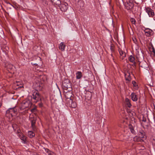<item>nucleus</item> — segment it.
I'll return each mask as SVG.
<instances>
[{
	"instance_id": "6ab92c4d",
	"label": "nucleus",
	"mask_w": 155,
	"mask_h": 155,
	"mask_svg": "<svg viewBox=\"0 0 155 155\" xmlns=\"http://www.w3.org/2000/svg\"><path fill=\"white\" fill-rule=\"evenodd\" d=\"M76 74V78L78 79H80L82 77V73L81 71H78Z\"/></svg>"
},
{
	"instance_id": "f704fd0d",
	"label": "nucleus",
	"mask_w": 155,
	"mask_h": 155,
	"mask_svg": "<svg viewBox=\"0 0 155 155\" xmlns=\"http://www.w3.org/2000/svg\"><path fill=\"white\" fill-rule=\"evenodd\" d=\"M111 56L112 57H113V54H112V53L111 54Z\"/></svg>"
},
{
	"instance_id": "4468645a",
	"label": "nucleus",
	"mask_w": 155,
	"mask_h": 155,
	"mask_svg": "<svg viewBox=\"0 0 155 155\" xmlns=\"http://www.w3.org/2000/svg\"><path fill=\"white\" fill-rule=\"evenodd\" d=\"M145 134L144 131L142 130H140L138 133L140 137L142 138H146Z\"/></svg>"
},
{
	"instance_id": "5701e85b",
	"label": "nucleus",
	"mask_w": 155,
	"mask_h": 155,
	"mask_svg": "<svg viewBox=\"0 0 155 155\" xmlns=\"http://www.w3.org/2000/svg\"><path fill=\"white\" fill-rule=\"evenodd\" d=\"M132 84H133V85L134 87V88L136 89L137 90L138 89V86L137 85V84L136 82L134 81H132Z\"/></svg>"
},
{
	"instance_id": "20e7f679",
	"label": "nucleus",
	"mask_w": 155,
	"mask_h": 155,
	"mask_svg": "<svg viewBox=\"0 0 155 155\" xmlns=\"http://www.w3.org/2000/svg\"><path fill=\"white\" fill-rule=\"evenodd\" d=\"M31 105V103L30 101L28 99H26L23 101L22 102L21 109L23 110L30 107Z\"/></svg>"
},
{
	"instance_id": "0eeeda50",
	"label": "nucleus",
	"mask_w": 155,
	"mask_h": 155,
	"mask_svg": "<svg viewBox=\"0 0 155 155\" xmlns=\"http://www.w3.org/2000/svg\"><path fill=\"white\" fill-rule=\"evenodd\" d=\"M134 6V4L132 2L129 1L125 4L126 8L127 10L131 9Z\"/></svg>"
},
{
	"instance_id": "9b49d317",
	"label": "nucleus",
	"mask_w": 155,
	"mask_h": 155,
	"mask_svg": "<svg viewBox=\"0 0 155 155\" xmlns=\"http://www.w3.org/2000/svg\"><path fill=\"white\" fill-rule=\"evenodd\" d=\"M144 32L146 36H149L153 34V31L149 28H146L144 30Z\"/></svg>"
},
{
	"instance_id": "ddd939ff",
	"label": "nucleus",
	"mask_w": 155,
	"mask_h": 155,
	"mask_svg": "<svg viewBox=\"0 0 155 155\" xmlns=\"http://www.w3.org/2000/svg\"><path fill=\"white\" fill-rule=\"evenodd\" d=\"M51 1L53 4L58 7L59 6L62 2L60 0H51Z\"/></svg>"
},
{
	"instance_id": "412c9836",
	"label": "nucleus",
	"mask_w": 155,
	"mask_h": 155,
	"mask_svg": "<svg viewBox=\"0 0 155 155\" xmlns=\"http://www.w3.org/2000/svg\"><path fill=\"white\" fill-rule=\"evenodd\" d=\"M134 140L136 142H139V141H143V140L141 139L140 137H138L137 136H135L134 138Z\"/></svg>"
},
{
	"instance_id": "f3484780",
	"label": "nucleus",
	"mask_w": 155,
	"mask_h": 155,
	"mask_svg": "<svg viewBox=\"0 0 155 155\" xmlns=\"http://www.w3.org/2000/svg\"><path fill=\"white\" fill-rule=\"evenodd\" d=\"M125 104L129 108L131 107L132 105L130 103V100L128 98H126L125 99Z\"/></svg>"
},
{
	"instance_id": "aec40b11",
	"label": "nucleus",
	"mask_w": 155,
	"mask_h": 155,
	"mask_svg": "<svg viewBox=\"0 0 155 155\" xmlns=\"http://www.w3.org/2000/svg\"><path fill=\"white\" fill-rule=\"evenodd\" d=\"M128 59L130 62L133 63L134 64H136V62L135 61V58L132 55H130L128 58Z\"/></svg>"
},
{
	"instance_id": "e433bc0d",
	"label": "nucleus",
	"mask_w": 155,
	"mask_h": 155,
	"mask_svg": "<svg viewBox=\"0 0 155 155\" xmlns=\"http://www.w3.org/2000/svg\"><path fill=\"white\" fill-rule=\"evenodd\" d=\"M49 151V150L48 149L47 152H48V151Z\"/></svg>"
},
{
	"instance_id": "f03ea898",
	"label": "nucleus",
	"mask_w": 155,
	"mask_h": 155,
	"mask_svg": "<svg viewBox=\"0 0 155 155\" xmlns=\"http://www.w3.org/2000/svg\"><path fill=\"white\" fill-rule=\"evenodd\" d=\"M62 86L64 91H71L72 90L71 84L68 79L64 80L62 82Z\"/></svg>"
},
{
	"instance_id": "2f4dec72",
	"label": "nucleus",
	"mask_w": 155,
	"mask_h": 155,
	"mask_svg": "<svg viewBox=\"0 0 155 155\" xmlns=\"http://www.w3.org/2000/svg\"><path fill=\"white\" fill-rule=\"evenodd\" d=\"M8 4H9V5H11V6H12V7H14L13 6V5H12L11 4H10V3L9 2H8V3H7Z\"/></svg>"
},
{
	"instance_id": "6e6552de",
	"label": "nucleus",
	"mask_w": 155,
	"mask_h": 155,
	"mask_svg": "<svg viewBox=\"0 0 155 155\" xmlns=\"http://www.w3.org/2000/svg\"><path fill=\"white\" fill-rule=\"evenodd\" d=\"M66 103L68 106L71 107L75 108L77 106L76 103L73 101V99H70L69 101L66 102Z\"/></svg>"
},
{
	"instance_id": "f257e3e1",
	"label": "nucleus",
	"mask_w": 155,
	"mask_h": 155,
	"mask_svg": "<svg viewBox=\"0 0 155 155\" xmlns=\"http://www.w3.org/2000/svg\"><path fill=\"white\" fill-rule=\"evenodd\" d=\"M17 109L14 107L10 108L6 111V117L9 122H11L13 120V117L16 115Z\"/></svg>"
},
{
	"instance_id": "bb28decb",
	"label": "nucleus",
	"mask_w": 155,
	"mask_h": 155,
	"mask_svg": "<svg viewBox=\"0 0 155 155\" xmlns=\"http://www.w3.org/2000/svg\"><path fill=\"white\" fill-rule=\"evenodd\" d=\"M130 129L131 132L133 134H135V132L133 127H130Z\"/></svg>"
},
{
	"instance_id": "7c9ffc66",
	"label": "nucleus",
	"mask_w": 155,
	"mask_h": 155,
	"mask_svg": "<svg viewBox=\"0 0 155 155\" xmlns=\"http://www.w3.org/2000/svg\"><path fill=\"white\" fill-rule=\"evenodd\" d=\"M153 8L155 10V3H154L153 4Z\"/></svg>"
},
{
	"instance_id": "dca6fc26",
	"label": "nucleus",
	"mask_w": 155,
	"mask_h": 155,
	"mask_svg": "<svg viewBox=\"0 0 155 155\" xmlns=\"http://www.w3.org/2000/svg\"><path fill=\"white\" fill-rule=\"evenodd\" d=\"M65 47V45L63 42L61 43L59 45V48L61 51H64V50Z\"/></svg>"
},
{
	"instance_id": "72a5a7b5",
	"label": "nucleus",
	"mask_w": 155,
	"mask_h": 155,
	"mask_svg": "<svg viewBox=\"0 0 155 155\" xmlns=\"http://www.w3.org/2000/svg\"><path fill=\"white\" fill-rule=\"evenodd\" d=\"M1 105H2V104H1V102H0V107H1Z\"/></svg>"
},
{
	"instance_id": "a878e982",
	"label": "nucleus",
	"mask_w": 155,
	"mask_h": 155,
	"mask_svg": "<svg viewBox=\"0 0 155 155\" xmlns=\"http://www.w3.org/2000/svg\"><path fill=\"white\" fill-rule=\"evenodd\" d=\"M130 21L133 24H135L136 21L134 18H131L130 19Z\"/></svg>"
},
{
	"instance_id": "c756f323",
	"label": "nucleus",
	"mask_w": 155,
	"mask_h": 155,
	"mask_svg": "<svg viewBox=\"0 0 155 155\" xmlns=\"http://www.w3.org/2000/svg\"><path fill=\"white\" fill-rule=\"evenodd\" d=\"M48 155H54V153H50Z\"/></svg>"
},
{
	"instance_id": "c9c22d12",
	"label": "nucleus",
	"mask_w": 155,
	"mask_h": 155,
	"mask_svg": "<svg viewBox=\"0 0 155 155\" xmlns=\"http://www.w3.org/2000/svg\"><path fill=\"white\" fill-rule=\"evenodd\" d=\"M153 140L155 141V136L154 138H153Z\"/></svg>"
},
{
	"instance_id": "473e14b6",
	"label": "nucleus",
	"mask_w": 155,
	"mask_h": 155,
	"mask_svg": "<svg viewBox=\"0 0 155 155\" xmlns=\"http://www.w3.org/2000/svg\"><path fill=\"white\" fill-rule=\"evenodd\" d=\"M143 121H144V122H146V119H143Z\"/></svg>"
},
{
	"instance_id": "7ed1b4c3",
	"label": "nucleus",
	"mask_w": 155,
	"mask_h": 155,
	"mask_svg": "<svg viewBox=\"0 0 155 155\" xmlns=\"http://www.w3.org/2000/svg\"><path fill=\"white\" fill-rule=\"evenodd\" d=\"M63 94L66 98V102L69 101L70 99L72 100L74 98L71 91H63Z\"/></svg>"
},
{
	"instance_id": "423d86ee",
	"label": "nucleus",
	"mask_w": 155,
	"mask_h": 155,
	"mask_svg": "<svg viewBox=\"0 0 155 155\" xmlns=\"http://www.w3.org/2000/svg\"><path fill=\"white\" fill-rule=\"evenodd\" d=\"M32 97L34 100L36 101V102L41 100L40 95L37 91H35L33 93Z\"/></svg>"
},
{
	"instance_id": "4c0bfd02",
	"label": "nucleus",
	"mask_w": 155,
	"mask_h": 155,
	"mask_svg": "<svg viewBox=\"0 0 155 155\" xmlns=\"http://www.w3.org/2000/svg\"><path fill=\"white\" fill-rule=\"evenodd\" d=\"M139 57H138V56L137 55V58H139Z\"/></svg>"
},
{
	"instance_id": "9d476101",
	"label": "nucleus",
	"mask_w": 155,
	"mask_h": 155,
	"mask_svg": "<svg viewBox=\"0 0 155 155\" xmlns=\"http://www.w3.org/2000/svg\"><path fill=\"white\" fill-rule=\"evenodd\" d=\"M31 127L34 131L36 130V127L35 125V124L36 122V119L34 118L31 120Z\"/></svg>"
},
{
	"instance_id": "4be33fe9",
	"label": "nucleus",
	"mask_w": 155,
	"mask_h": 155,
	"mask_svg": "<svg viewBox=\"0 0 155 155\" xmlns=\"http://www.w3.org/2000/svg\"><path fill=\"white\" fill-rule=\"evenodd\" d=\"M28 136L30 138H32L34 137L35 134L31 131H29L28 132Z\"/></svg>"
},
{
	"instance_id": "39448f33",
	"label": "nucleus",
	"mask_w": 155,
	"mask_h": 155,
	"mask_svg": "<svg viewBox=\"0 0 155 155\" xmlns=\"http://www.w3.org/2000/svg\"><path fill=\"white\" fill-rule=\"evenodd\" d=\"M67 3L66 2H62L61 5L59 6L61 11L62 12H65L68 9Z\"/></svg>"
},
{
	"instance_id": "b1692460",
	"label": "nucleus",
	"mask_w": 155,
	"mask_h": 155,
	"mask_svg": "<svg viewBox=\"0 0 155 155\" xmlns=\"http://www.w3.org/2000/svg\"><path fill=\"white\" fill-rule=\"evenodd\" d=\"M110 50L111 53H113L114 52V44H111V45L110 46Z\"/></svg>"
},
{
	"instance_id": "a211bd4d",
	"label": "nucleus",
	"mask_w": 155,
	"mask_h": 155,
	"mask_svg": "<svg viewBox=\"0 0 155 155\" xmlns=\"http://www.w3.org/2000/svg\"><path fill=\"white\" fill-rule=\"evenodd\" d=\"M18 136H20V138L23 141V142L24 143H26L27 137L23 134H22L21 136L20 134H19Z\"/></svg>"
},
{
	"instance_id": "cd10ccee",
	"label": "nucleus",
	"mask_w": 155,
	"mask_h": 155,
	"mask_svg": "<svg viewBox=\"0 0 155 155\" xmlns=\"http://www.w3.org/2000/svg\"><path fill=\"white\" fill-rule=\"evenodd\" d=\"M13 67V66L11 64H9L7 66V68L10 70H11Z\"/></svg>"
},
{
	"instance_id": "f8f14e48",
	"label": "nucleus",
	"mask_w": 155,
	"mask_h": 155,
	"mask_svg": "<svg viewBox=\"0 0 155 155\" xmlns=\"http://www.w3.org/2000/svg\"><path fill=\"white\" fill-rule=\"evenodd\" d=\"M130 97L134 101H136L138 100V96L135 93H132L130 95Z\"/></svg>"
},
{
	"instance_id": "58836bf2",
	"label": "nucleus",
	"mask_w": 155,
	"mask_h": 155,
	"mask_svg": "<svg viewBox=\"0 0 155 155\" xmlns=\"http://www.w3.org/2000/svg\"><path fill=\"white\" fill-rule=\"evenodd\" d=\"M153 52H155V51H154H154H153Z\"/></svg>"
},
{
	"instance_id": "2eb2a0df",
	"label": "nucleus",
	"mask_w": 155,
	"mask_h": 155,
	"mask_svg": "<svg viewBox=\"0 0 155 155\" xmlns=\"http://www.w3.org/2000/svg\"><path fill=\"white\" fill-rule=\"evenodd\" d=\"M118 51L119 52L121 58L122 59H123L126 56V54L125 52L120 48L119 49Z\"/></svg>"
},
{
	"instance_id": "393cba45",
	"label": "nucleus",
	"mask_w": 155,
	"mask_h": 155,
	"mask_svg": "<svg viewBox=\"0 0 155 155\" xmlns=\"http://www.w3.org/2000/svg\"><path fill=\"white\" fill-rule=\"evenodd\" d=\"M130 75L129 74V75H127L128 77H127L126 76L125 77V80L126 81H127L128 82H129L131 80L130 77Z\"/></svg>"
},
{
	"instance_id": "c85d7f7f",
	"label": "nucleus",
	"mask_w": 155,
	"mask_h": 155,
	"mask_svg": "<svg viewBox=\"0 0 155 155\" xmlns=\"http://www.w3.org/2000/svg\"><path fill=\"white\" fill-rule=\"evenodd\" d=\"M36 110V108L35 107L33 108L31 110V111L32 112H34Z\"/></svg>"
},
{
	"instance_id": "1a4fd4ad",
	"label": "nucleus",
	"mask_w": 155,
	"mask_h": 155,
	"mask_svg": "<svg viewBox=\"0 0 155 155\" xmlns=\"http://www.w3.org/2000/svg\"><path fill=\"white\" fill-rule=\"evenodd\" d=\"M146 12L148 14L150 17H153L154 15V13L153 11L151 8H146Z\"/></svg>"
}]
</instances>
